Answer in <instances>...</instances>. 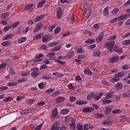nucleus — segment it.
Segmentation results:
<instances>
[{"mask_svg": "<svg viewBox=\"0 0 130 130\" xmlns=\"http://www.w3.org/2000/svg\"><path fill=\"white\" fill-rule=\"evenodd\" d=\"M33 7V4H29L27 6H26L25 8L26 11H29L30 9H31Z\"/></svg>", "mask_w": 130, "mask_h": 130, "instance_id": "61", "label": "nucleus"}, {"mask_svg": "<svg viewBox=\"0 0 130 130\" xmlns=\"http://www.w3.org/2000/svg\"><path fill=\"white\" fill-rule=\"evenodd\" d=\"M115 87L116 88V90H117V91H120V90L123 88V85H122V83L121 82H119L116 83Z\"/></svg>", "mask_w": 130, "mask_h": 130, "instance_id": "9", "label": "nucleus"}, {"mask_svg": "<svg viewBox=\"0 0 130 130\" xmlns=\"http://www.w3.org/2000/svg\"><path fill=\"white\" fill-rule=\"evenodd\" d=\"M83 73L84 75H86V76H92V75H93V72H92L89 68L84 69Z\"/></svg>", "mask_w": 130, "mask_h": 130, "instance_id": "11", "label": "nucleus"}, {"mask_svg": "<svg viewBox=\"0 0 130 130\" xmlns=\"http://www.w3.org/2000/svg\"><path fill=\"white\" fill-rule=\"evenodd\" d=\"M41 38H42V36L39 34H37L34 37V40H38V39H41Z\"/></svg>", "mask_w": 130, "mask_h": 130, "instance_id": "46", "label": "nucleus"}, {"mask_svg": "<svg viewBox=\"0 0 130 130\" xmlns=\"http://www.w3.org/2000/svg\"><path fill=\"white\" fill-rule=\"evenodd\" d=\"M113 123V120H105L102 122V124L103 125H111Z\"/></svg>", "mask_w": 130, "mask_h": 130, "instance_id": "15", "label": "nucleus"}, {"mask_svg": "<svg viewBox=\"0 0 130 130\" xmlns=\"http://www.w3.org/2000/svg\"><path fill=\"white\" fill-rule=\"evenodd\" d=\"M96 118H102L104 117V115L103 114L98 113L95 115Z\"/></svg>", "mask_w": 130, "mask_h": 130, "instance_id": "49", "label": "nucleus"}, {"mask_svg": "<svg viewBox=\"0 0 130 130\" xmlns=\"http://www.w3.org/2000/svg\"><path fill=\"white\" fill-rule=\"evenodd\" d=\"M116 39V35H114L113 36H111L109 39H108V42L106 43L105 44V47L106 48H107L108 50H109L111 52H112L113 50L112 49L113 48L114 46V44H115V40Z\"/></svg>", "mask_w": 130, "mask_h": 130, "instance_id": "1", "label": "nucleus"}, {"mask_svg": "<svg viewBox=\"0 0 130 130\" xmlns=\"http://www.w3.org/2000/svg\"><path fill=\"white\" fill-rule=\"evenodd\" d=\"M112 110L111 109L109 108V107H106L105 111V114L108 115V114H110V112H111Z\"/></svg>", "mask_w": 130, "mask_h": 130, "instance_id": "32", "label": "nucleus"}, {"mask_svg": "<svg viewBox=\"0 0 130 130\" xmlns=\"http://www.w3.org/2000/svg\"><path fill=\"white\" fill-rule=\"evenodd\" d=\"M129 120V118L127 117H122L121 118V121L122 122H126V121H128Z\"/></svg>", "mask_w": 130, "mask_h": 130, "instance_id": "39", "label": "nucleus"}, {"mask_svg": "<svg viewBox=\"0 0 130 130\" xmlns=\"http://www.w3.org/2000/svg\"><path fill=\"white\" fill-rule=\"evenodd\" d=\"M69 112H70V109H63L60 111V113L62 115H66L68 114Z\"/></svg>", "mask_w": 130, "mask_h": 130, "instance_id": "16", "label": "nucleus"}, {"mask_svg": "<svg viewBox=\"0 0 130 130\" xmlns=\"http://www.w3.org/2000/svg\"><path fill=\"white\" fill-rule=\"evenodd\" d=\"M43 27V23L41 22L37 24L36 27L34 28V32H37V31H39L41 28Z\"/></svg>", "mask_w": 130, "mask_h": 130, "instance_id": "6", "label": "nucleus"}, {"mask_svg": "<svg viewBox=\"0 0 130 130\" xmlns=\"http://www.w3.org/2000/svg\"><path fill=\"white\" fill-rule=\"evenodd\" d=\"M104 37V32H103L101 34H100L96 38L97 41H99V42H101V41L103 39Z\"/></svg>", "mask_w": 130, "mask_h": 130, "instance_id": "18", "label": "nucleus"}, {"mask_svg": "<svg viewBox=\"0 0 130 130\" xmlns=\"http://www.w3.org/2000/svg\"><path fill=\"white\" fill-rule=\"evenodd\" d=\"M90 95H91V98H94L96 101H98L103 96V92H100L98 95L94 92H91Z\"/></svg>", "mask_w": 130, "mask_h": 130, "instance_id": "4", "label": "nucleus"}, {"mask_svg": "<svg viewBox=\"0 0 130 130\" xmlns=\"http://www.w3.org/2000/svg\"><path fill=\"white\" fill-rule=\"evenodd\" d=\"M73 55H74V51H70L67 54V56H68L69 58H72V57H73Z\"/></svg>", "mask_w": 130, "mask_h": 130, "instance_id": "50", "label": "nucleus"}, {"mask_svg": "<svg viewBox=\"0 0 130 130\" xmlns=\"http://www.w3.org/2000/svg\"><path fill=\"white\" fill-rule=\"evenodd\" d=\"M119 11V10L118 8H115L113 9V10L111 11V13L113 16H116V15L118 13Z\"/></svg>", "mask_w": 130, "mask_h": 130, "instance_id": "36", "label": "nucleus"}, {"mask_svg": "<svg viewBox=\"0 0 130 130\" xmlns=\"http://www.w3.org/2000/svg\"><path fill=\"white\" fill-rule=\"evenodd\" d=\"M124 76V74L122 72H120L115 75V78H122Z\"/></svg>", "mask_w": 130, "mask_h": 130, "instance_id": "26", "label": "nucleus"}, {"mask_svg": "<svg viewBox=\"0 0 130 130\" xmlns=\"http://www.w3.org/2000/svg\"><path fill=\"white\" fill-rule=\"evenodd\" d=\"M54 28H55V25L51 26L50 27L48 28L49 31L52 32Z\"/></svg>", "mask_w": 130, "mask_h": 130, "instance_id": "64", "label": "nucleus"}, {"mask_svg": "<svg viewBox=\"0 0 130 130\" xmlns=\"http://www.w3.org/2000/svg\"><path fill=\"white\" fill-rule=\"evenodd\" d=\"M12 100H13V97L12 96H8L3 99L4 102H10V101H12Z\"/></svg>", "mask_w": 130, "mask_h": 130, "instance_id": "35", "label": "nucleus"}, {"mask_svg": "<svg viewBox=\"0 0 130 130\" xmlns=\"http://www.w3.org/2000/svg\"><path fill=\"white\" fill-rule=\"evenodd\" d=\"M44 56V55L42 53H39L36 55V58H41V57H43Z\"/></svg>", "mask_w": 130, "mask_h": 130, "instance_id": "56", "label": "nucleus"}, {"mask_svg": "<svg viewBox=\"0 0 130 130\" xmlns=\"http://www.w3.org/2000/svg\"><path fill=\"white\" fill-rule=\"evenodd\" d=\"M61 30V28H60V27H56L54 30V34H55V35H56V34H58V33L60 32Z\"/></svg>", "mask_w": 130, "mask_h": 130, "instance_id": "34", "label": "nucleus"}, {"mask_svg": "<svg viewBox=\"0 0 130 130\" xmlns=\"http://www.w3.org/2000/svg\"><path fill=\"white\" fill-rule=\"evenodd\" d=\"M61 49V46H57L54 47L52 49H51V51H58V50H59Z\"/></svg>", "mask_w": 130, "mask_h": 130, "instance_id": "41", "label": "nucleus"}, {"mask_svg": "<svg viewBox=\"0 0 130 130\" xmlns=\"http://www.w3.org/2000/svg\"><path fill=\"white\" fill-rule=\"evenodd\" d=\"M127 17L126 15H120L118 17V21H121V20H124Z\"/></svg>", "mask_w": 130, "mask_h": 130, "instance_id": "40", "label": "nucleus"}, {"mask_svg": "<svg viewBox=\"0 0 130 130\" xmlns=\"http://www.w3.org/2000/svg\"><path fill=\"white\" fill-rule=\"evenodd\" d=\"M42 125H43L42 124H40L39 126H38L35 128V130L41 129V128H42Z\"/></svg>", "mask_w": 130, "mask_h": 130, "instance_id": "63", "label": "nucleus"}, {"mask_svg": "<svg viewBox=\"0 0 130 130\" xmlns=\"http://www.w3.org/2000/svg\"><path fill=\"white\" fill-rule=\"evenodd\" d=\"M19 24H20V22L17 21L16 23H15L14 24H13L11 26V28H13V29L16 28V27H17V26H18L19 25Z\"/></svg>", "mask_w": 130, "mask_h": 130, "instance_id": "58", "label": "nucleus"}, {"mask_svg": "<svg viewBox=\"0 0 130 130\" xmlns=\"http://www.w3.org/2000/svg\"><path fill=\"white\" fill-rule=\"evenodd\" d=\"M111 102H112V101L111 100H104L103 101V104H107L111 103Z\"/></svg>", "mask_w": 130, "mask_h": 130, "instance_id": "59", "label": "nucleus"}, {"mask_svg": "<svg viewBox=\"0 0 130 130\" xmlns=\"http://www.w3.org/2000/svg\"><path fill=\"white\" fill-rule=\"evenodd\" d=\"M17 85L18 83L16 82H8L7 83V86H9V87H14L15 86H17Z\"/></svg>", "mask_w": 130, "mask_h": 130, "instance_id": "29", "label": "nucleus"}, {"mask_svg": "<svg viewBox=\"0 0 130 130\" xmlns=\"http://www.w3.org/2000/svg\"><path fill=\"white\" fill-rule=\"evenodd\" d=\"M87 103H88L87 102L84 101L78 100L76 101V104H77V105H84L87 104Z\"/></svg>", "mask_w": 130, "mask_h": 130, "instance_id": "24", "label": "nucleus"}, {"mask_svg": "<svg viewBox=\"0 0 130 130\" xmlns=\"http://www.w3.org/2000/svg\"><path fill=\"white\" fill-rule=\"evenodd\" d=\"M122 45H130V40H124L122 42Z\"/></svg>", "mask_w": 130, "mask_h": 130, "instance_id": "38", "label": "nucleus"}, {"mask_svg": "<svg viewBox=\"0 0 130 130\" xmlns=\"http://www.w3.org/2000/svg\"><path fill=\"white\" fill-rule=\"evenodd\" d=\"M118 81H119V78H116L115 77L111 79V82L112 83H115L116 82H118Z\"/></svg>", "mask_w": 130, "mask_h": 130, "instance_id": "60", "label": "nucleus"}, {"mask_svg": "<svg viewBox=\"0 0 130 130\" xmlns=\"http://www.w3.org/2000/svg\"><path fill=\"white\" fill-rule=\"evenodd\" d=\"M6 68H7L6 63H1L0 64V70H4V69H6Z\"/></svg>", "mask_w": 130, "mask_h": 130, "instance_id": "51", "label": "nucleus"}, {"mask_svg": "<svg viewBox=\"0 0 130 130\" xmlns=\"http://www.w3.org/2000/svg\"><path fill=\"white\" fill-rule=\"evenodd\" d=\"M76 99L75 97L73 96H71L69 98V101H70V102H75V101H76Z\"/></svg>", "mask_w": 130, "mask_h": 130, "instance_id": "55", "label": "nucleus"}, {"mask_svg": "<svg viewBox=\"0 0 130 130\" xmlns=\"http://www.w3.org/2000/svg\"><path fill=\"white\" fill-rule=\"evenodd\" d=\"M57 115V110L56 109L53 110L52 112V114H51V118H52V119L55 118Z\"/></svg>", "mask_w": 130, "mask_h": 130, "instance_id": "21", "label": "nucleus"}, {"mask_svg": "<svg viewBox=\"0 0 130 130\" xmlns=\"http://www.w3.org/2000/svg\"><path fill=\"white\" fill-rule=\"evenodd\" d=\"M68 87L69 90H75L76 89V87L73 86V84H72V83L68 84Z\"/></svg>", "mask_w": 130, "mask_h": 130, "instance_id": "48", "label": "nucleus"}, {"mask_svg": "<svg viewBox=\"0 0 130 130\" xmlns=\"http://www.w3.org/2000/svg\"><path fill=\"white\" fill-rule=\"evenodd\" d=\"M46 3V0H42L40 2H39L37 8H42L43 6H44V4Z\"/></svg>", "mask_w": 130, "mask_h": 130, "instance_id": "19", "label": "nucleus"}, {"mask_svg": "<svg viewBox=\"0 0 130 130\" xmlns=\"http://www.w3.org/2000/svg\"><path fill=\"white\" fill-rule=\"evenodd\" d=\"M26 81H27V79L24 77H21L18 80L17 82L18 84H20V83L26 82Z\"/></svg>", "mask_w": 130, "mask_h": 130, "instance_id": "33", "label": "nucleus"}, {"mask_svg": "<svg viewBox=\"0 0 130 130\" xmlns=\"http://www.w3.org/2000/svg\"><path fill=\"white\" fill-rule=\"evenodd\" d=\"M129 68H130V66L129 64H125L122 66V70H128Z\"/></svg>", "mask_w": 130, "mask_h": 130, "instance_id": "54", "label": "nucleus"}, {"mask_svg": "<svg viewBox=\"0 0 130 130\" xmlns=\"http://www.w3.org/2000/svg\"><path fill=\"white\" fill-rule=\"evenodd\" d=\"M59 126H57V123H55L51 127V130H59Z\"/></svg>", "mask_w": 130, "mask_h": 130, "instance_id": "27", "label": "nucleus"}, {"mask_svg": "<svg viewBox=\"0 0 130 130\" xmlns=\"http://www.w3.org/2000/svg\"><path fill=\"white\" fill-rule=\"evenodd\" d=\"M119 59V57H118V56H115L111 58L110 60L112 62H115L116 61H117Z\"/></svg>", "mask_w": 130, "mask_h": 130, "instance_id": "25", "label": "nucleus"}, {"mask_svg": "<svg viewBox=\"0 0 130 130\" xmlns=\"http://www.w3.org/2000/svg\"><path fill=\"white\" fill-rule=\"evenodd\" d=\"M95 42L94 39H87L85 41L84 43L85 44H92Z\"/></svg>", "mask_w": 130, "mask_h": 130, "instance_id": "23", "label": "nucleus"}, {"mask_svg": "<svg viewBox=\"0 0 130 130\" xmlns=\"http://www.w3.org/2000/svg\"><path fill=\"white\" fill-rule=\"evenodd\" d=\"M113 96V91H110L109 92H108L106 94V97L108 99H111V98H112Z\"/></svg>", "mask_w": 130, "mask_h": 130, "instance_id": "30", "label": "nucleus"}, {"mask_svg": "<svg viewBox=\"0 0 130 130\" xmlns=\"http://www.w3.org/2000/svg\"><path fill=\"white\" fill-rule=\"evenodd\" d=\"M120 112H121V110L120 109H115L112 111L113 114H117L118 113H120Z\"/></svg>", "mask_w": 130, "mask_h": 130, "instance_id": "45", "label": "nucleus"}, {"mask_svg": "<svg viewBox=\"0 0 130 130\" xmlns=\"http://www.w3.org/2000/svg\"><path fill=\"white\" fill-rule=\"evenodd\" d=\"M52 38V37L51 36L49 35H46L43 37L42 38V42H44V43H45L46 42H48L50 40H51V39Z\"/></svg>", "mask_w": 130, "mask_h": 130, "instance_id": "5", "label": "nucleus"}, {"mask_svg": "<svg viewBox=\"0 0 130 130\" xmlns=\"http://www.w3.org/2000/svg\"><path fill=\"white\" fill-rule=\"evenodd\" d=\"M109 9V7L108 6H107L104 9L103 11V14L104 17H109V11L108 10Z\"/></svg>", "mask_w": 130, "mask_h": 130, "instance_id": "12", "label": "nucleus"}, {"mask_svg": "<svg viewBox=\"0 0 130 130\" xmlns=\"http://www.w3.org/2000/svg\"><path fill=\"white\" fill-rule=\"evenodd\" d=\"M54 92V90L52 89V88H49L45 90V92L47 94H51V93H53Z\"/></svg>", "mask_w": 130, "mask_h": 130, "instance_id": "37", "label": "nucleus"}, {"mask_svg": "<svg viewBox=\"0 0 130 130\" xmlns=\"http://www.w3.org/2000/svg\"><path fill=\"white\" fill-rule=\"evenodd\" d=\"M9 16H10V13L6 12V13H2L1 15V17L2 18V19H6V18H8Z\"/></svg>", "mask_w": 130, "mask_h": 130, "instance_id": "31", "label": "nucleus"}, {"mask_svg": "<svg viewBox=\"0 0 130 130\" xmlns=\"http://www.w3.org/2000/svg\"><path fill=\"white\" fill-rule=\"evenodd\" d=\"M11 28H12V27H11V26H10L9 25H7L4 28V32H8V31H9L10 30V29H11Z\"/></svg>", "mask_w": 130, "mask_h": 130, "instance_id": "57", "label": "nucleus"}, {"mask_svg": "<svg viewBox=\"0 0 130 130\" xmlns=\"http://www.w3.org/2000/svg\"><path fill=\"white\" fill-rule=\"evenodd\" d=\"M33 110V108H28L26 110H23L22 111V112L24 114H28V113H31L32 112V111Z\"/></svg>", "mask_w": 130, "mask_h": 130, "instance_id": "22", "label": "nucleus"}, {"mask_svg": "<svg viewBox=\"0 0 130 130\" xmlns=\"http://www.w3.org/2000/svg\"><path fill=\"white\" fill-rule=\"evenodd\" d=\"M123 97H124V98H129L130 97V94L128 92H124L122 93Z\"/></svg>", "mask_w": 130, "mask_h": 130, "instance_id": "42", "label": "nucleus"}, {"mask_svg": "<svg viewBox=\"0 0 130 130\" xmlns=\"http://www.w3.org/2000/svg\"><path fill=\"white\" fill-rule=\"evenodd\" d=\"M92 54L94 57H100V56L101 55V51H100V50L95 51Z\"/></svg>", "mask_w": 130, "mask_h": 130, "instance_id": "20", "label": "nucleus"}, {"mask_svg": "<svg viewBox=\"0 0 130 130\" xmlns=\"http://www.w3.org/2000/svg\"><path fill=\"white\" fill-rule=\"evenodd\" d=\"M66 100V98L63 96H59L55 99V102L57 104H58V103H61V102H63Z\"/></svg>", "mask_w": 130, "mask_h": 130, "instance_id": "7", "label": "nucleus"}, {"mask_svg": "<svg viewBox=\"0 0 130 130\" xmlns=\"http://www.w3.org/2000/svg\"><path fill=\"white\" fill-rule=\"evenodd\" d=\"M93 29H94L95 30L99 29V24L98 23L94 24L93 26Z\"/></svg>", "mask_w": 130, "mask_h": 130, "instance_id": "62", "label": "nucleus"}, {"mask_svg": "<svg viewBox=\"0 0 130 130\" xmlns=\"http://www.w3.org/2000/svg\"><path fill=\"white\" fill-rule=\"evenodd\" d=\"M2 46H9L10 43L8 41H5L1 44Z\"/></svg>", "mask_w": 130, "mask_h": 130, "instance_id": "53", "label": "nucleus"}, {"mask_svg": "<svg viewBox=\"0 0 130 130\" xmlns=\"http://www.w3.org/2000/svg\"><path fill=\"white\" fill-rule=\"evenodd\" d=\"M39 71V69L36 67H34L31 68V77H34V78H36L37 76H39V73H38Z\"/></svg>", "mask_w": 130, "mask_h": 130, "instance_id": "3", "label": "nucleus"}, {"mask_svg": "<svg viewBox=\"0 0 130 130\" xmlns=\"http://www.w3.org/2000/svg\"><path fill=\"white\" fill-rule=\"evenodd\" d=\"M59 42H52L48 44L49 47H53V46H56V45H58L59 44Z\"/></svg>", "mask_w": 130, "mask_h": 130, "instance_id": "28", "label": "nucleus"}, {"mask_svg": "<svg viewBox=\"0 0 130 130\" xmlns=\"http://www.w3.org/2000/svg\"><path fill=\"white\" fill-rule=\"evenodd\" d=\"M84 52H85V50H84L82 47L79 48L77 50V53L81 54V53H84Z\"/></svg>", "mask_w": 130, "mask_h": 130, "instance_id": "43", "label": "nucleus"}, {"mask_svg": "<svg viewBox=\"0 0 130 130\" xmlns=\"http://www.w3.org/2000/svg\"><path fill=\"white\" fill-rule=\"evenodd\" d=\"M92 111H94V109L92 107L85 108L83 110V112H86V113L92 112Z\"/></svg>", "mask_w": 130, "mask_h": 130, "instance_id": "14", "label": "nucleus"}, {"mask_svg": "<svg viewBox=\"0 0 130 130\" xmlns=\"http://www.w3.org/2000/svg\"><path fill=\"white\" fill-rule=\"evenodd\" d=\"M13 37H14V34H13L6 35L5 37L3 38V40H8L9 39H12Z\"/></svg>", "mask_w": 130, "mask_h": 130, "instance_id": "17", "label": "nucleus"}, {"mask_svg": "<svg viewBox=\"0 0 130 130\" xmlns=\"http://www.w3.org/2000/svg\"><path fill=\"white\" fill-rule=\"evenodd\" d=\"M113 47L114 51H115V52H117V53H122L123 52L122 48H120L119 46H115Z\"/></svg>", "mask_w": 130, "mask_h": 130, "instance_id": "10", "label": "nucleus"}, {"mask_svg": "<svg viewBox=\"0 0 130 130\" xmlns=\"http://www.w3.org/2000/svg\"><path fill=\"white\" fill-rule=\"evenodd\" d=\"M77 128L78 130L83 129V124L81 123H79L77 125Z\"/></svg>", "mask_w": 130, "mask_h": 130, "instance_id": "47", "label": "nucleus"}, {"mask_svg": "<svg viewBox=\"0 0 130 130\" xmlns=\"http://www.w3.org/2000/svg\"><path fill=\"white\" fill-rule=\"evenodd\" d=\"M36 100L35 99H29L27 102V104L28 105H32L34 102H35Z\"/></svg>", "mask_w": 130, "mask_h": 130, "instance_id": "44", "label": "nucleus"}, {"mask_svg": "<svg viewBox=\"0 0 130 130\" xmlns=\"http://www.w3.org/2000/svg\"><path fill=\"white\" fill-rule=\"evenodd\" d=\"M44 18H45V15L44 14H42V15H39L36 18H35L34 19V21L36 23L37 22H39V21H41V20H43Z\"/></svg>", "mask_w": 130, "mask_h": 130, "instance_id": "8", "label": "nucleus"}, {"mask_svg": "<svg viewBox=\"0 0 130 130\" xmlns=\"http://www.w3.org/2000/svg\"><path fill=\"white\" fill-rule=\"evenodd\" d=\"M26 40L27 38L26 37H22L18 40V44L24 43V42H26Z\"/></svg>", "mask_w": 130, "mask_h": 130, "instance_id": "13", "label": "nucleus"}, {"mask_svg": "<svg viewBox=\"0 0 130 130\" xmlns=\"http://www.w3.org/2000/svg\"><path fill=\"white\" fill-rule=\"evenodd\" d=\"M63 14V10L61 9V7H58L57 9L56 17L58 20H60L62 17Z\"/></svg>", "mask_w": 130, "mask_h": 130, "instance_id": "2", "label": "nucleus"}, {"mask_svg": "<svg viewBox=\"0 0 130 130\" xmlns=\"http://www.w3.org/2000/svg\"><path fill=\"white\" fill-rule=\"evenodd\" d=\"M9 73L11 76H14L15 74H16V72H15V70H14V69H13L12 68L9 69Z\"/></svg>", "mask_w": 130, "mask_h": 130, "instance_id": "52", "label": "nucleus"}]
</instances>
